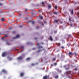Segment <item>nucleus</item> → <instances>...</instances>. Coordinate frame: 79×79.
Returning a JSON list of instances; mask_svg holds the SVG:
<instances>
[{"instance_id":"nucleus-1","label":"nucleus","mask_w":79,"mask_h":79,"mask_svg":"<svg viewBox=\"0 0 79 79\" xmlns=\"http://www.w3.org/2000/svg\"><path fill=\"white\" fill-rule=\"evenodd\" d=\"M68 55L69 56H70V58H71L72 55H74V53H73V52H69L68 53Z\"/></svg>"},{"instance_id":"nucleus-2","label":"nucleus","mask_w":79,"mask_h":79,"mask_svg":"<svg viewBox=\"0 0 79 79\" xmlns=\"http://www.w3.org/2000/svg\"><path fill=\"white\" fill-rule=\"evenodd\" d=\"M6 55V53L5 52H3L2 54V57H5Z\"/></svg>"},{"instance_id":"nucleus-3","label":"nucleus","mask_w":79,"mask_h":79,"mask_svg":"<svg viewBox=\"0 0 79 79\" xmlns=\"http://www.w3.org/2000/svg\"><path fill=\"white\" fill-rule=\"evenodd\" d=\"M65 68L66 70H68V69H69V65H67L65 66Z\"/></svg>"},{"instance_id":"nucleus-4","label":"nucleus","mask_w":79,"mask_h":79,"mask_svg":"<svg viewBox=\"0 0 79 79\" xmlns=\"http://www.w3.org/2000/svg\"><path fill=\"white\" fill-rule=\"evenodd\" d=\"M48 10H50L51 9V8H52V5L51 4H48Z\"/></svg>"},{"instance_id":"nucleus-5","label":"nucleus","mask_w":79,"mask_h":79,"mask_svg":"<svg viewBox=\"0 0 79 79\" xmlns=\"http://www.w3.org/2000/svg\"><path fill=\"white\" fill-rule=\"evenodd\" d=\"M19 37V35H16V36L15 37H13V39H16V38H18Z\"/></svg>"},{"instance_id":"nucleus-6","label":"nucleus","mask_w":79,"mask_h":79,"mask_svg":"<svg viewBox=\"0 0 79 79\" xmlns=\"http://www.w3.org/2000/svg\"><path fill=\"white\" fill-rule=\"evenodd\" d=\"M2 73H6H6H7V71H6V70L4 69L2 70Z\"/></svg>"},{"instance_id":"nucleus-7","label":"nucleus","mask_w":79,"mask_h":79,"mask_svg":"<svg viewBox=\"0 0 79 79\" xmlns=\"http://www.w3.org/2000/svg\"><path fill=\"white\" fill-rule=\"evenodd\" d=\"M22 59H23V57L21 56L17 58V59L18 60H22Z\"/></svg>"},{"instance_id":"nucleus-8","label":"nucleus","mask_w":79,"mask_h":79,"mask_svg":"<svg viewBox=\"0 0 79 79\" xmlns=\"http://www.w3.org/2000/svg\"><path fill=\"white\" fill-rule=\"evenodd\" d=\"M48 77H48L46 75L43 77V79H48Z\"/></svg>"},{"instance_id":"nucleus-9","label":"nucleus","mask_w":79,"mask_h":79,"mask_svg":"<svg viewBox=\"0 0 79 79\" xmlns=\"http://www.w3.org/2000/svg\"><path fill=\"white\" fill-rule=\"evenodd\" d=\"M24 73L22 72L20 73V76L21 77H23V76H24Z\"/></svg>"},{"instance_id":"nucleus-10","label":"nucleus","mask_w":79,"mask_h":79,"mask_svg":"<svg viewBox=\"0 0 79 79\" xmlns=\"http://www.w3.org/2000/svg\"><path fill=\"white\" fill-rule=\"evenodd\" d=\"M49 39H50L51 41H53V38L51 36H50V37L49 38Z\"/></svg>"},{"instance_id":"nucleus-11","label":"nucleus","mask_w":79,"mask_h":79,"mask_svg":"<svg viewBox=\"0 0 79 79\" xmlns=\"http://www.w3.org/2000/svg\"><path fill=\"white\" fill-rule=\"evenodd\" d=\"M7 58L9 59V61H11L12 60V58H10V56H8L7 57Z\"/></svg>"},{"instance_id":"nucleus-12","label":"nucleus","mask_w":79,"mask_h":79,"mask_svg":"<svg viewBox=\"0 0 79 79\" xmlns=\"http://www.w3.org/2000/svg\"><path fill=\"white\" fill-rule=\"evenodd\" d=\"M42 6H45V5L44 4V2H42Z\"/></svg>"},{"instance_id":"nucleus-13","label":"nucleus","mask_w":79,"mask_h":79,"mask_svg":"<svg viewBox=\"0 0 79 79\" xmlns=\"http://www.w3.org/2000/svg\"><path fill=\"white\" fill-rule=\"evenodd\" d=\"M30 22H31V23L32 24H35V22L34 21H32L31 20H30Z\"/></svg>"},{"instance_id":"nucleus-14","label":"nucleus","mask_w":79,"mask_h":79,"mask_svg":"<svg viewBox=\"0 0 79 79\" xmlns=\"http://www.w3.org/2000/svg\"><path fill=\"white\" fill-rule=\"evenodd\" d=\"M71 73V71H67L66 72V73H67L68 74H70V73Z\"/></svg>"},{"instance_id":"nucleus-15","label":"nucleus","mask_w":79,"mask_h":79,"mask_svg":"<svg viewBox=\"0 0 79 79\" xmlns=\"http://www.w3.org/2000/svg\"><path fill=\"white\" fill-rule=\"evenodd\" d=\"M30 13L31 16H32L34 15V12L33 11H32V12H30Z\"/></svg>"},{"instance_id":"nucleus-16","label":"nucleus","mask_w":79,"mask_h":79,"mask_svg":"<svg viewBox=\"0 0 79 79\" xmlns=\"http://www.w3.org/2000/svg\"><path fill=\"white\" fill-rule=\"evenodd\" d=\"M4 20H5V19H4V18H2L1 19V21H4Z\"/></svg>"},{"instance_id":"nucleus-17","label":"nucleus","mask_w":79,"mask_h":79,"mask_svg":"<svg viewBox=\"0 0 79 79\" xmlns=\"http://www.w3.org/2000/svg\"><path fill=\"white\" fill-rule=\"evenodd\" d=\"M71 13L72 15H73L74 13H73V10H72L71 11Z\"/></svg>"},{"instance_id":"nucleus-18","label":"nucleus","mask_w":79,"mask_h":79,"mask_svg":"<svg viewBox=\"0 0 79 79\" xmlns=\"http://www.w3.org/2000/svg\"><path fill=\"white\" fill-rule=\"evenodd\" d=\"M43 19V17H42V16H40V19Z\"/></svg>"},{"instance_id":"nucleus-19","label":"nucleus","mask_w":79,"mask_h":79,"mask_svg":"<svg viewBox=\"0 0 79 79\" xmlns=\"http://www.w3.org/2000/svg\"><path fill=\"white\" fill-rule=\"evenodd\" d=\"M55 78H56V79H57L58 78V76H56L55 77Z\"/></svg>"},{"instance_id":"nucleus-20","label":"nucleus","mask_w":79,"mask_h":79,"mask_svg":"<svg viewBox=\"0 0 79 79\" xmlns=\"http://www.w3.org/2000/svg\"><path fill=\"white\" fill-rule=\"evenodd\" d=\"M30 59V58L28 57L26 59V60H29Z\"/></svg>"},{"instance_id":"nucleus-21","label":"nucleus","mask_w":79,"mask_h":79,"mask_svg":"<svg viewBox=\"0 0 79 79\" xmlns=\"http://www.w3.org/2000/svg\"><path fill=\"white\" fill-rule=\"evenodd\" d=\"M74 54L75 56H77V53H76L74 52Z\"/></svg>"},{"instance_id":"nucleus-22","label":"nucleus","mask_w":79,"mask_h":79,"mask_svg":"<svg viewBox=\"0 0 79 79\" xmlns=\"http://www.w3.org/2000/svg\"><path fill=\"white\" fill-rule=\"evenodd\" d=\"M55 21L56 22V23H58V20L56 19V20H55Z\"/></svg>"},{"instance_id":"nucleus-23","label":"nucleus","mask_w":79,"mask_h":79,"mask_svg":"<svg viewBox=\"0 0 79 79\" xmlns=\"http://www.w3.org/2000/svg\"><path fill=\"white\" fill-rule=\"evenodd\" d=\"M54 15H57V12H54Z\"/></svg>"},{"instance_id":"nucleus-24","label":"nucleus","mask_w":79,"mask_h":79,"mask_svg":"<svg viewBox=\"0 0 79 79\" xmlns=\"http://www.w3.org/2000/svg\"><path fill=\"white\" fill-rule=\"evenodd\" d=\"M69 20L70 22H71V17H69Z\"/></svg>"},{"instance_id":"nucleus-25","label":"nucleus","mask_w":79,"mask_h":79,"mask_svg":"<svg viewBox=\"0 0 79 79\" xmlns=\"http://www.w3.org/2000/svg\"><path fill=\"white\" fill-rule=\"evenodd\" d=\"M70 26L71 27H73V24L71 23H70Z\"/></svg>"},{"instance_id":"nucleus-26","label":"nucleus","mask_w":79,"mask_h":79,"mask_svg":"<svg viewBox=\"0 0 79 79\" xmlns=\"http://www.w3.org/2000/svg\"><path fill=\"white\" fill-rule=\"evenodd\" d=\"M36 29H39V27L38 26H37L36 27Z\"/></svg>"},{"instance_id":"nucleus-27","label":"nucleus","mask_w":79,"mask_h":79,"mask_svg":"<svg viewBox=\"0 0 79 79\" xmlns=\"http://www.w3.org/2000/svg\"><path fill=\"white\" fill-rule=\"evenodd\" d=\"M40 50H39L37 51V53H39V52H40Z\"/></svg>"},{"instance_id":"nucleus-28","label":"nucleus","mask_w":79,"mask_h":79,"mask_svg":"<svg viewBox=\"0 0 79 79\" xmlns=\"http://www.w3.org/2000/svg\"><path fill=\"white\" fill-rule=\"evenodd\" d=\"M15 31H12V33L13 34H15Z\"/></svg>"},{"instance_id":"nucleus-29","label":"nucleus","mask_w":79,"mask_h":79,"mask_svg":"<svg viewBox=\"0 0 79 79\" xmlns=\"http://www.w3.org/2000/svg\"><path fill=\"white\" fill-rule=\"evenodd\" d=\"M54 64L55 65V66H56V64H57L56 63H54Z\"/></svg>"},{"instance_id":"nucleus-30","label":"nucleus","mask_w":79,"mask_h":79,"mask_svg":"<svg viewBox=\"0 0 79 79\" xmlns=\"http://www.w3.org/2000/svg\"><path fill=\"white\" fill-rule=\"evenodd\" d=\"M58 8V7L56 6H55V9H57V8Z\"/></svg>"},{"instance_id":"nucleus-31","label":"nucleus","mask_w":79,"mask_h":79,"mask_svg":"<svg viewBox=\"0 0 79 79\" xmlns=\"http://www.w3.org/2000/svg\"><path fill=\"white\" fill-rule=\"evenodd\" d=\"M56 60V58H54L53 59V61H55Z\"/></svg>"},{"instance_id":"nucleus-32","label":"nucleus","mask_w":79,"mask_h":79,"mask_svg":"<svg viewBox=\"0 0 79 79\" xmlns=\"http://www.w3.org/2000/svg\"><path fill=\"white\" fill-rule=\"evenodd\" d=\"M34 39H35V40H37V38L35 37V38Z\"/></svg>"},{"instance_id":"nucleus-33","label":"nucleus","mask_w":79,"mask_h":79,"mask_svg":"<svg viewBox=\"0 0 79 79\" xmlns=\"http://www.w3.org/2000/svg\"><path fill=\"white\" fill-rule=\"evenodd\" d=\"M6 44H7V45H10V43H8V42H7L6 43Z\"/></svg>"},{"instance_id":"nucleus-34","label":"nucleus","mask_w":79,"mask_h":79,"mask_svg":"<svg viewBox=\"0 0 79 79\" xmlns=\"http://www.w3.org/2000/svg\"><path fill=\"white\" fill-rule=\"evenodd\" d=\"M39 48H42V47L40 46H39Z\"/></svg>"},{"instance_id":"nucleus-35","label":"nucleus","mask_w":79,"mask_h":79,"mask_svg":"<svg viewBox=\"0 0 79 79\" xmlns=\"http://www.w3.org/2000/svg\"><path fill=\"white\" fill-rule=\"evenodd\" d=\"M77 68H75V71H77Z\"/></svg>"},{"instance_id":"nucleus-36","label":"nucleus","mask_w":79,"mask_h":79,"mask_svg":"<svg viewBox=\"0 0 79 79\" xmlns=\"http://www.w3.org/2000/svg\"><path fill=\"white\" fill-rule=\"evenodd\" d=\"M31 66H34V64H31Z\"/></svg>"},{"instance_id":"nucleus-37","label":"nucleus","mask_w":79,"mask_h":79,"mask_svg":"<svg viewBox=\"0 0 79 79\" xmlns=\"http://www.w3.org/2000/svg\"><path fill=\"white\" fill-rule=\"evenodd\" d=\"M60 24H62V23H63V22L62 21H60Z\"/></svg>"},{"instance_id":"nucleus-38","label":"nucleus","mask_w":79,"mask_h":79,"mask_svg":"<svg viewBox=\"0 0 79 79\" xmlns=\"http://www.w3.org/2000/svg\"><path fill=\"white\" fill-rule=\"evenodd\" d=\"M58 45L59 46H60V43H58Z\"/></svg>"},{"instance_id":"nucleus-39","label":"nucleus","mask_w":79,"mask_h":79,"mask_svg":"<svg viewBox=\"0 0 79 79\" xmlns=\"http://www.w3.org/2000/svg\"><path fill=\"white\" fill-rule=\"evenodd\" d=\"M24 48V47L23 46H21V48Z\"/></svg>"},{"instance_id":"nucleus-40","label":"nucleus","mask_w":79,"mask_h":79,"mask_svg":"<svg viewBox=\"0 0 79 79\" xmlns=\"http://www.w3.org/2000/svg\"><path fill=\"white\" fill-rule=\"evenodd\" d=\"M25 11H28V10H27V9H25Z\"/></svg>"},{"instance_id":"nucleus-41","label":"nucleus","mask_w":79,"mask_h":79,"mask_svg":"<svg viewBox=\"0 0 79 79\" xmlns=\"http://www.w3.org/2000/svg\"><path fill=\"white\" fill-rule=\"evenodd\" d=\"M61 48H64V47L63 46H62V47H61Z\"/></svg>"},{"instance_id":"nucleus-42","label":"nucleus","mask_w":79,"mask_h":79,"mask_svg":"<svg viewBox=\"0 0 79 79\" xmlns=\"http://www.w3.org/2000/svg\"><path fill=\"white\" fill-rule=\"evenodd\" d=\"M2 4L1 3H0V6H2Z\"/></svg>"},{"instance_id":"nucleus-43","label":"nucleus","mask_w":79,"mask_h":79,"mask_svg":"<svg viewBox=\"0 0 79 79\" xmlns=\"http://www.w3.org/2000/svg\"><path fill=\"white\" fill-rule=\"evenodd\" d=\"M27 45H29V42L27 43Z\"/></svg>"},{"instance_id":"nucleus-44","label":"nucleus","mask_w":79,"mask_h":79,"mask_svg":"<svg viewBox=\"0 0 79 79\" xmlns=\"http://www.w3.org/2000/svg\"><path fill=\"white\" fill-rule=\"evenodd\" d=\"M37 45H39V43H37Z\"/></svg>"},{"instance_id":"nucleus-45","label":"nucleus","mask_w":79,"mask_h":79,"mask_svg":"<svg viewBox=\"0 0 79 79\" xmlns=\"http://www.w3.org/2000/svg\"><path fill=\"white\" fill-rule=\"evenodd\" d=\"M54 32H55V33H56V32H57V31H55Z\"/></svg>"},{"instance_id":"nucleus-46","label":"nucleus","mask_w":79,"mask_h":79,"mask_svg":"<svg viewBox=\"0 0 79 79\" xmlns=\"http://www.w3.org/2000/svg\"><path fill=\"white\" fill-rule=\"evenodd\" d=\"M19 27H22V26H20Z\"/></svg>"},{"instance_id":"nucleus-47","label":"nucleus","mask_w":79,"mask_h":79,"mask_svg":"<svg viewBox=\"0 0 79 79\" xmlns=\"http://www.w3.org/2000/svg\"><path fill=\"white\" fill-rule=\"evenodd\" d=\"M41 44H42V45H44V43H43V42H42V43H41Z\"/></svg>"},{"instance_id":"nucleus-48","label":"nucleus","mask_w":79,"mask_h":79,"mask_svg":"<svg viewBox=\"0 0 79 79\" xmlns=\"http://www.w3.org/2000/svg\"><path fill=\"white\" fill-rule=\"evenodd\" d=\"M2 40L4 39V37H2Z\"/></svg>"},{"instance_id":"nucleus-49","label":"nucleus","mask_w":79,"mask_h":79,"mask_svg":"<svg viewBox=\"0 0 79 79\" xmlns=\"http://www.w3.org/2000/svg\"><path fill=\"white\" fill-rule=\"evenodd\" d=\"M35 48H33V49H32L33 50H35Z\"/></svg>"},{"instance_id":"nucleus-50","label":"nucleus","mask_w":79,"mask_h":79,"mask_svg":"<svg viewBox=\"0 0 79 79\" xmlns=\"http://www.w3.org/2000/svg\"><path fill=\"white\" fill-rule=\"evenodd\" d=\"M53 66V64H52L51 65V66Z\"/></svg>"},{"instance_id":"nucleus-51","label":"nucleus","mask_w":79,"mask_h":79,"mask_svg":"<svg viewBox=\"0 0 79 79\" xmlns=\"http://www.w3.org/2000/svg\"><path fill=\"white\" fill-rule=\"evenodd\" d=\"M44 23H46V21H44Z\"/></svg>"},{"instance_id":"nucleus-52","label":"nucleus","mask_w":79,"mask_h":79,"mask_svg":"<svg viewBox=\"0 0 79 79\" xmlns=\"http://www.w3.org/2000/svg\"><path fill=\"white\" fill-rule=\"evenodd\" d=\"M77 13H78V15H79V12H77Z\"/></svg>"},{"instance_id":"nucleus-53","label":"nucleus","mask_w":79,"mask_h":79,"mask_svg":"<svg viewBox=\"0 0 79 79\" xmlns=\"http://www.w3.org/2000/svg\"><path fill=\"white\" fill-rule=\"evenodd\" d=\"M69 11H70V12H71V10H69Z\"/></svg>"},{"instance_id":"nucleus-54","label":"nucleus","mask_w":79,"mask_h":79,"mask_svg":"<svg viewBox=\"0 0 79 79\" xmlns=\"http://www.w3.org/2000/svg\"><path fill=\"white\" fill-rule=\"evenodd\" d=\"M23 50H22L21 51V52H23Z\"/></svg>"},{"instance_id":"nucleus-55","label":"nucleus","mask_w":79,"mask_h":79,"mask_svg":"<svg viewBox=\"0 0 79 79\" xmlns=\"http://www.w3.org/2000/svg\"><path fill=\"white\" fill-rule=\"evenodd\" d=\"M75 4H76L77 3V2H75Z\"/></svg>"},{"instance_id":"nucleus-56","label":"nucleus","mask_w":79,"mask_h":79,"mask_svg":"<svg viewBox=\"0 0 79 79\" xmlns=\"http://www.w3.org/2000/svg\"><path fill=\"white\" fill-rule=\"evenodd\" d=\"M69 36H71V35H69Z\"/></svg>"},{"instance_id":"nucleus-57","label":"nucleus","mask_w":79,"mask_h":79,"mask_svg":"<svg viewBox=\"0 0 79 79\" xmlns=\"http://www.w3.org/2000/svg\"><path fill=\"white\" fill-rule=\"evenodd\" d=\"M78 17H79V15H78Z\"/></svg>"},{"instance_id":"nucleus-58","label":"nucleus","mask_w":79,"mask_h":79,"mask_svg":"<svg viewBox=\"0 0 79 79\" xmlns=\"http://www.w3.org/2000/svg\"><path fill=\"white\" fill-rule=\"evenodd\" d=\"M42 52V50H41V52Z\"/></svg>"},{"instance_id":"nucleus-59","label":"nucleus","mask_w":79,"mask_h":79,"mask_svg":"<svg viewBox=\"0 0 79 79\" xmlns=\"http://www.w3.org/2000/svg\"><path fill=\"white\" fill-rule=\"evenodd\" d=\"M19 15H21V14H19Z\"/></svg>"},{"instance_id":"nucleus-60","label":"nucleus","mask_w":79,"mask_h":79,"mask_svg":"<svg viewBox=\"0 0 79 79\" xmlns=\"http://www.w3.org/2000/svg\"><path fill=\"white\" fill-rule=\"evenodd\" d=\"M5 37H6V36H5Z\"/></svg>"},{"instance_id":"nucleus-61","label":"nucleus","mask_w":79,"mask_h":79,"mask_svg":"<svg viewBox=\"0 0 79 79\" xmlns=\"http://www.w3.org/2000/svg\"><path fill=\"white\" fill-rule=\"evenodd\" d=\"M42 25H44V24H42Z\"/></svg>"},{"instance_id":"nucleus-62","label":"nucleus","mask_w":79,"mask_h":79,"mask_svg":"<svg viewBox=\"0 0 79 79\" xmlns=\"http://www.w3.org/2000/svg\"><path fill=\"white\" fill-rule=\"evenodd\" d=\"M1 11H0V13H1Z\"/></svg>"},{"instance_id":"nucleus-63","label":"nucleus","mask_w":79,"mask_h":79,"mask_svg":"<svg viewBox=\"0 0 79 79\" xmlns=\"http://www.w3.org/2000/svg\"><path fill=\"white\" fill-rule=\"evenodd\" d=\"M1 34V33L0 32V34Z\"/></svg>"},{"instance_id":"nucleus-64","label":"nucleus","mask_w":79,"mask_h":79,"mask_svg":"<svg viewBox=\"0 0 79 79\" xmlns=\"http://www.w3.org/2000/svg\"><path fill=\"white\" fill-rule=\"evenodd\" d=\"M67 45H68V44H67Z\"/></svg>"}]
</instances>
